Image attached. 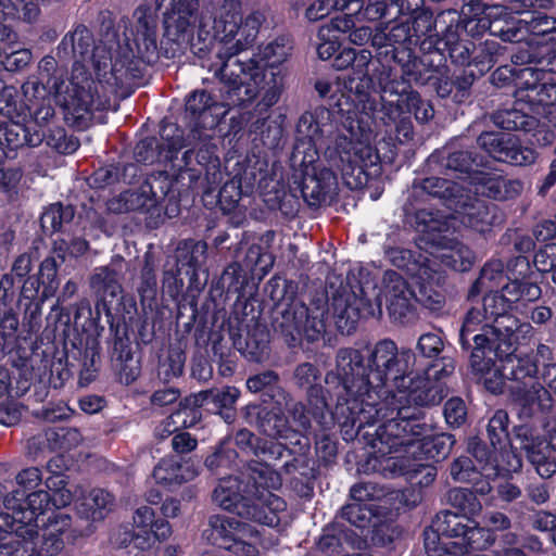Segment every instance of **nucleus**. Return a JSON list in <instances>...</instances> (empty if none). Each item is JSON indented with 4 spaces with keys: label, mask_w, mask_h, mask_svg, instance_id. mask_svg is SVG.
<instances>
[{
    "label": "nucleus",
    "mask_w": 556,
    "mask_h": 556,
    "mask_svg": "<svg viewBox=\"0 0 556 556\" xmlns=\"http://www.w3.org/2000/svg\"><path fill=\"white\" fill-rule=\"evenodd\" d=\"M166 8L163 51L173 59L188 49L201 56L218 41L222 47L213 58L205 59L207 71L203 83L222 85L223 102L204 90L193 91L186 100V112L197 127L212 128L225 115L223 108H244L260 97L256 109L267 111L280 98L282 79L253 59L239 54L256 40L265 15L260 10L243 14L241 0H210L199 10L200 0H159Z\"/></svg>",
    "instance_id": "nucleus-1"
},
{
    "label": "nucleus",
    "mask_w": 556,
    "mask_h": 556,
    "mask_svg": "<svg viewBox=\"0 0 556 556\" xmlns=\"http://www.w3.org/2000/svg\"><path fill=\"white\" fill-rule=\"evenodd\" d=\"M377 307L365 298H361L349 286L341 283L332 293L330 304L320 295L305 305L299 300L281 302L276 306L271 327L289 346H295L304 337L309 342L318 341L327 331L329 309L341 333L350 334L361 318L381 316V298Z\"/></svg>",
    "instance_id": "nucleus-2"
},
{
    "label": "nucleus",
    "mask_w": 556,
    "mask_h": 556,
    "mask_svg": "<svg viewBox=\"0 0 556 556\" xmlns=\"http://www.w3.org/2000/svg\"><path fill=\"white\" fill-rule=\"evenodd\" d=\"M262 465L244 469L239 476L219 478L212 501L222 509L260 525L276 527L279 514L287 508L286 501L270 491L278 479L262 469Z\"/></svg>",
    "instance_id": "nucleus-3"
},
{
    "label": "nucleus",
    "mask_w": 556,
    "mask_h": 556,
    "mask_svg": "<svg viewBox=\"0 0 556 556\" xmlns=\"http://www.w3.org/2000/svg\"><path fill=\"white\" fill-rule=\"evenodd\" d=\"M421 419H344L342 427H355L357 421L358 431L365 427H376L374 433L366 431L363 437L368 444L378 450L386 447L388 453L404 452L414 457L415 460L439 463L444 460L451 453L455 437L447 432H433V429Z\"/></svg>",
    "instance_id": "nucleus-4"
},
{
    "label": "nucleus",
    "mask_w": 556,
    "mask_h": 556,
    "mask_svg": "<svg viewBox=\"0 0 556 556\" xmlns=\"http://www.w3.org/2000/svg\"><path fill=\"white\" fill-rule=\"evenodd\" d=\"M484 527L475 519L445 514L434 522L435 538H455L456 541L432 549V556H467L473 551L491 549L493 553L502 547L500 540L510 531L511 520L502 511H490L483 517Z\"/></svg>",
    "instance_id": "nucleus-5"
},
{
    "label": "nucleus",
    "mask_w": 556,
    "mask_h": 556,
    "mask_svg": "<svg viewBox=\"0 0 556 556\" xmlns=\"http://www.w3.org/2000/svg\"><path fill=\"white\" fill-rule=\"evenodd\" d=\"M156 5L159 9H163L164 15L166 8L160 5L159 0H156ZM163 29L165 30L164 24ZM163 40L164 37L161 40V46H163ZM160 53L165 55L163 47H157L154 22L147 17H140L136 26L132 45H128L123 54H118L112 63L108 85L130 91L134 87L140 85L144 70L143 65L156 62Z\"/></svg>",
    "instance_id": "nucleus-6"
},
{
    "label": "nucleus",
    "mask_w": 556,
    "mask_h": 556,
    "mask_svg": "<svg viewBox=\"0 0 556 556\" xmlns=\"http://www.w3.org/2000/svg\"><path fill=\"white\" fill-rule=\"evenodd\" d=\"M368 367L364 366V357L358 350L341 349L336 356V370L326 376V383L341 387L348 397H338L336 412L338 417H359L367 415L372 417L370 410H367L361 397L367 395L371 399V384Z\"/></svg>",
    "instance_id": "nucleus-7"
},
{
    "label": "nucleus",
    "mask_w": 556,
    "mask_h": 556,
    "mask_svg": "<svg viewBox=\"0 0 556 556\" xmlns=\"http://www.w3.org/2000/svg\"><path fill=\"white\" fill-rule=\"evenodd\" d=\"M99 81L90 79L83 67H74L72 79L65 84L60 77H51L47 80V90L53 94L56 102L71 112L77 119H90L96 112L103 111L110 106V101L100 92L105 83L104 78Z\"/></svg>",
    "instance_id": "nucleus-8"
},
{
    "label": "nucleus",
    "mask_w": 556,
    "mask_h": 556,
    "mask_svg": "<svg viewBox=\"0 0 556 556\" xmlns=\"http://www.w3.org/2000/svg\"><path fill=\"white\" fill-rule=\"evenodd\" d=\"M65 480L62 476H50L45 485L48 490L39 489L30 493L25 490H12L4 497V511L0 514V525L17 522V527L26 535L36 533L37 518L43 515L50 506L56 507L54 495L65 489Z\"/></svg>",
    "instance_id": "nucleus-9"
},
{
    "label": "nucleus",
    "mask_w": 556,
    "mask_h": 556,
    "mask_svg": "<svg viewBox=\"0 0 556 556\" xmlns=\"http://www.w3.org/2000/svg\"><path fill=\"white\" fill-rule=\"evenodd\" d=\"M329 165L341 173L350 189L367 185V168L377 166L378 154L374 148L363 142L353 143L346 136L339 135L325 151Z\"/></svg>",
    "instance_id": "nucleus-10"
},
{
    "label": "nucleus",
    "mask_w": 556,
    "mask_h": 556,
    "mask_svg": "<svg viewBox=\"0 0 556 556\" xmlns=\"http://www.w3.org/2000/svg\"><path fill=\"white\" fill-rule=\"evenodd\" d=\"M416 228L426 236L427 241L438 247V258L443 265L456 271H466L475 263L473 252L445 232L450 229V222L439 213L420 210L415 215Z\"/></svg>",
    "instance_id": "nucleus-11"
},
{
    "label": "nucleus",
    "mask_w": 556,
    "mask_h": 556,
    "mask_svg": "<svg viewBox=\"0 0 556 556\" xmlns=\"http://www.w3.org/2000/svg\"><path fill=\"white\" fill-rule=\"evenodd\" d=\"M416 356L410 350L399 351L391 340L379 341L368 361L369 379L372 393L378 397L387 395L393 389L395 376H404L413 369Z\"/></svg>",
    "instance_id": "nucleus-12"
},
{
    "label": "nucleus",
    "mask_w": 556,
    "mask_h": 556,
    "mask_svg": "<svg viewBox=\"0 0 556 556\" xmlns=\"http://www.w3.org/2000/svg\"><path fill=\"white\" fill-rule=\"evenodd\" d=\"M519 326V320L507 312L495 318L493 324L482 326L481 334L475 337V346L470 354L471 367L477 371H483L489 366L484 358L491 352L500 358L513 353Z\"/></svg>",
    "instance_id": "nucleus-13"
},
{
    "label": "nucleus",
    "mask_w": 556,
    "mask_h": 556,
    "mask_svg": "<svg viewBox=\"0 0 556 556\" xmlns=\"http://www.w3.org/2000/svg\"><path fill=\"white\" fill-rule=\"evenodd\" d=\"M56 55L62 61H74V67H83V72H86V63H90L97 77L104 78L108 85L112 58L105 48L94 46L92 34L85 25H77L62 38Z\"/></svg>",
    "instance_id": "nucleus-14"
},
{
    "label": "nucleus",
    "mask_w": 556,
    "mask_h": 556,
    "mask_svg": "<svg viewBox=\"0 0 556 556\" xmlns=\"http://www.w3.org/2000/svg\"><path fill=\"white\" fill-rule=\"evenodd\" d=\"M378 450L381 455L368 458L366 465L368 469L381 473L384 478L404 477L413 491L418 490L421 496V490L430 486L437 478V467L432 464H425L415 460L409 455L393 456L384 451Z\"/></svg>",
    "instance_id": "nucleus-15"
},
{
    "label": "nucleus",
    "mask_w": 556,
    "mask_h": 556,
    "mask_svg": "<svg viewBox=\"0 0 556 556\" xmlns=\"http://www.w3.org/2000/svg\"><path fill=\"white\" fill-rule=\"evenodd\" d=\"M180 511V501L175 497H166L161 505L163 518H155V511L150 506H141L134 514V533L131 541L134 546L141 552L148 551L156 542L166 541L173 530L167 518L176 517Z\"/></svg>",
    "instance_id": "nucleus-16"
},
{
    "label": "nucleus",
    "mask_w": 556,
    "mask_h": 556,
    "mask_svg": "<svg viewBox=\"0 0 556 556\" xmlns=\"http://www.w3.org/2000/svg\"><path fill=\"white\" fill-rule=\"evenodd\" d=\"M173 186L174 181L166 173L152 174L139 188L126 190L110 199L108 210L115 214L148 212L165 199Z\"/></svg>",
    "instance_id": "nucleus-17"
},
{
    "label": "nucleus",
    "mask_w": 556,
    "mask_h": 556,
    "mask_svg": "<svg viewBox=\"0 0 556 556\" xmlns=\"http://www.w3.org/2000/svg\"><path fill=\"white\" fill-rule=\"evenodd\" d=\"M514 438L519 441L520 450L541 478L548 479L556 473V457L553 456V452H556V427L546 439L527 424L514 426Z\"/></svg>",
    "instance_id": "nucleus-18"
},
{
    "label": "nucleus",
    "mask_w": 556,
    "mask_h": 556,
    "mask_svg": "<svg viewBox=\"0 0 556 556\" xmlns=\"http://www.w3.org/2000/svg\"><path fill=\"white\" fill-rule=\"evenodd\" d=\"M440 387L437 382L425 375L413 376L410 369L404 376H395L393 379V389L390 390L392 397L399 402L396 407L397 415H402L405 406H429L440 402Z\"/></svg>",
    "instance_id": "nucleus-19"
},
{
    "label": "nucleus",
    "mask_w": 556,
    "mask_h": 556,
    "mask_svg": "<svg viewBox=\"0 0 556 556\" xmlns=\"http://www.w3.org/2000/svg\"><path fill=\"white\" fill-rule=\"evenodd\" d=\"M517 102L530 105H556V72L541 67H525L517 74Z\"/></svg>",
    "instance_id": "nucleus-20"
},
{
    "label": "nucleus",
    "mask_w": 556,
    "mask_h": 556,
    "mask_svg": "<svg viewBox=\"0 0 556 556\" xmlns=\"http://www.w3.org/2000/svg\"><path fill=\"white\" fill-rule=\"evenodd\" d=\"M447 502L448 504L457 510V513L451 510H441L433 518L431 525L424 530V546L427 556H432V549L439 547H445L444 545L447 543H453L456 541L455 538H444L438 535L434 529V522L442 515L451 514L457 517H465L467 519H475V516H478L482 510V504L480 500L475 495L470 489L467 488H452L447 492Z\"/></svg>",
    "instance_id": "nucleus-21"
},
{
    "label": "nucleus",
    "mask_w": 556,
    "mask_h": 556,
    "mask_svg": "<svg viewBox=\"0 0 556 556\" xmlns=\"http://www.w3.org/2000/svg\"><path fill=\"white\" fill-rule=\"evenodd\" d=\"M380 294L394 321L407 324L415 318V290L400 274L391 270L384 274Z\"/></svg>",
    "instance_id": "nucleus-22"
},
{
    "label": "nucleus",
    "mask_w": 556,
    "mask_h": 556,
    "mask_svg": "<svg viewBox=\"0 0 556 556\" xmlns=\"http://www.w3.org/2000/svg\"><path fill=\"white\" fill-rule=\"evenodd\" d=\"M260 454L261 460H251L245 469L254 468V465H262L264 466L262 469L275 475L278 483L270 488L271 492L281 486V473H293L299 464L305 462L304 453L294 455V451L281 441L266 440Z\"/></svg>",
    "instance_id": "nucleus-23"
},
{
    "label": "nucleus",
    "mask_w": 556,
    "mask_h": 556,
    "mask_svg": "<svg viewBox=\"0 0 556 556\" xmlns=\"http://www.w3.org/2000/svg\"><path fill=\"white\" fill-rule=\"evenodd\" d=\"M478 146L491 157L498 162L515 166H526L534 163V150L521 147L513 138L494 131H484L477 138Z\"/></svg>",
    "instance_id": "nucleus-24"
},
{
    "label": "nucleus",
    "mask_w": 556,
    "mask_h": 556,
    "mask_svg": "<svg viewBox=\"0 0 556 556\" xmlns=\"http://www.w3.org/2000/svg\"><path fill=\"white\" fill-rule=\"evenodd\" d=\"M503 376L508 380L506 386L513 399H522L535 389L538 365L529 355L517 356L513 353L504 356Z\"/></svg>",
    "instance_id": "nucleus-25"
},
{
    "label": "nucleus",
    "mask_w": 556,
    "mask_h": 556,
    "mask_svg": "<svg viewBox=\"0 0 556 556\" xmlns=\"http://www.w3.org/2000/svg\"><path fill=\"white\" fill-rule=\"evenodd\" d=\"M427 165L432 170L445 174H467L472 178L479 172L478 167L483 166V162L482 157H479L472 151L445 147L430 154Z\"/></svg>",
    "instance_id": "nucleus-26"
},
{
    "label": "nucleus",
    "mask_w": 556,
    "mask_h": 556,
    "mask_svg": "<svg viewBox=\"0 0 556 556\" xmlns=\"http://www.w3.org/2000/svg\"><path fill=\"white\" fill-rule=\"evenodd\" d=\"M330 112L325 108H317L314 112H305L302 114L296 124L298 144L293 151V157L296 160L300 154L304 153L301 151V147L307 146V150L311 152L307 156V163L314 162L315 149L314 142L319 139L324 132L326 121H329ZM302 163H306V155L301 160Z\"/></svg>",
    "instance_id": "nucleus-27"
},
{
    "label": "nucleus",
    "mask_w": 556,
    "mask_h": 556,
    "mask_svg": "<svg viewBox=\"0 0 556 556\" xmlns=\"http://www.w3.org/2000/svg\"><path fill=\"white\" fill-rule=\"evenodd\" d=\"M361 536L339 520L326 525L317 542V548L325 556H343L346 548H361Z\"/></svg>",
    "instance_id": "nucleus-28"
},
{
    "label": "nucleus",
    "mask_w": 556,
    "mask_h": 556,
    "mask_svg": "<svg viewBox=\"0 0 556 556\" xmlns=\"http://www.w3.org/2000/svg\"><path fill=\"white\" fill-rule=\"evenodd\" d=\"M152 476L157 484L173 491L182 483L193 480L198 471L190 462L173 455L162 458L155 465Z\"/></svg>",
    "instance_id": "nucleus-29"
},
{
    "label": "nucleus",
    "mask_w": 556,
    "mask_h": 556,
    "mask_svg": "<svg viewBox=\"0 0 556 556\" xmlns=\"http://www.w3.org/2000/svg\"><path fill=\"white\" fill-rule=\"evenodd\" d=\"M457 214L459 222L478 232H484L492 223V215L489 205L465 190L459 198V203L452 207Z\"/></svg>",
    "instance_id": "nucleus-30"
},
{
    "label": "nucleus",
    "mask_w": 556,
    "mask_h": 556,
    "mask_svg": "<svg viewBox=\"0 0 556 556\" xmlns=\"http://www.w3.org/2000/svg\"><path fill=\"white\" fill-rule=\"evenodd\" d=\"M429 271L426 278L414 279L417 288V291H415V302H418L431 312H439L446 302V296L441 286L443 275L437 269V265L429 267Z\"/></svg>",
    "instance_id": "nucleus-31"
},
{
    "label": "nucleus",
    "mask_w": 556,
    "mask_h": 556,
    "mask_svg": "<svg viewBox=\"0 0 556 556\" xmlns=\"http://www.w3.org/2000/svg\"><path fill=\"white\" fill-rule=\"evenodd\" d=\"M114 496L103 489H92L75 501V509L81 519L90 521L103 520L111 510Z\"/></svg>",
    "instance_id": "nucleus-32"
},
{
    "label": "nucleus",
    "mask_w": 556,
    "mask_h": 556,
    "mask_svg": "<svg viewBox=\"0 0 556 556\" xmlns=\"http://www.w3.org/2000/svg\"><path fill=\"white\" fill-rule=\"evenodd\" d=\"M337 177L332 169L323 168L318 173H306L301 187V193L308 205H318L326 201L334 190Z\"/></svg>",
    "instance_id": "nucleus-33"
},
{
    "label": "nucleus",
    "mask_w": 556,
    "mask_h": 556,
    "mask_svg": "<svg viewBox=\"0 0 556 556\" xmlns=\"http://www.w3.org/2000/svg\"><path fill=\"white\" fill-rule=\"evenodd\" d=\"M415 192H424L433 198H439L450 210L459 203V198L466 190L463 186L455 181H451L440 177H428L413 184Z\"/></svg>",
    "instance_id": "nucleus-34"
},
{
    "label": "nucleus",
    "mask_w": 556,
    "mask_h": 556,
    "mask_svg": "<svg viewBox=\"0 0 556 556\" xmlns=\"http://www.w3.org/2000/svg\"><path fill=\"white\" fill-rule=\"evenodd\" d=\"M90 287L109 309L115 302L119 301L122 286L117 271L109 267H100L90 278Z\"/></svg>",
    "instance_id": "nucleus-35"
},
{
    "label": "nucleus",
    "mask_w": 556,
    "mask_h": 556,
    "mask_svg": "<svg viewBox=\"0 0 556 556\" xmlns=\"http://www.w3.org/2000/svg\"><path fill=\"white\" fill-rule=\"evenodd\" d=\"M500 542H502V547L494 553L497 556H540L544 554L543 542L535 534L507 533Z\"/></svg>",
    "instance_id": "nucleus-36"
},
{
    "label": "nucleus",
    "mask_w": 556,
    "mask_h": 556,
    "mask_svg": "<svg viewBox=\"0 0 556 556\" xmlns=\"http://www.w3.org/2000/svg\"><path fill=\"white\" fill-rule=\"evenodd\" d=\"M113 363L121 382L129 384L140 372L139 362L134 357L132 344L128 338H116L113 346Z\"/></svg>",
    "instance_id": "nucleus-37"
},
{
    "label": "nucleus",
    "mask_w": 556,
    "mask_h": 556,
    "mask_svg": "<svg viewBox=\"0 0 556 556\" xmlns=\"http://www.w3.org/2000/svg\"><path fill=\"white\" fill-rule=\"evenodd\" d=\"M388 260L396 267L406 270L413 279L426 278L429 267L437 265L435 261L421 254L415 256L410 250L403 248H391L387 251Z\"/></svg>",
    "instance_id": "nucleus-38"
},
{
    "label": "nucleus",
    "mask_w": 556,
    "mask_h": 556,
    "mask_svg": "<svg viewBox=\"0 0 556 556\" xmlns=\"http://www.w3.org/2000/svg\"><path fill=\"white\" fill-rule=\"evenodd\" d=\"M49 531L45 534L38 554L40 556H59L64 549V532L71 527L72 518L62 513L54 514V520L49 517Z\"/></svg>",
    "instance_id": "nucleus-39"
},
{
    "label": "nucleus",
    "mask_w": 556,
    "mask_h": 556,
    "mask_svg": "<svg viewBox=\"0 0 556 556\" xmlns=\"http://www.w3.org/2000/svg\"><path fill=\"white\" fill-rule=\"evenodd\" d=\"M495 126L509 131L530 134L539 127V119L517 108L498 110L492 114Z\"/></svg>",
    "instance_id": "nucleus-40"
},
{
    "label": "nucleus",
    "mask_w": 556,
    "mask_h": 556,
    "mask_svg": "<svg viewBox=\"0 0 556 556\" xmlns=\"http://www.w3.org/2000/svg\"><path fill=\"white\" fill-rule=\"evenodd\" d=\"M505 280L504 264L500 260L486 263L480 271L479 277L469 290V299L477 296L479 293L497 292V289Z\"/></svg>",
    "instance_id": "nucleus-41"
},
{
    "label": "nucleus",
    "mask_w": 556,
    "mask_h": 556,
    "mask_svg": "<svg viewBox=\"0 0 556 556\" xmlns=\"http://www.w3.org/2000/svg\"><path fill=\"white\" fill-rule=\"evenodd\" d=\"M238 457L239 455L235 448L222 442L215 447L213 453L205 457L204 466L212 475L219 478L228 477L230 476L227 472L228 470L238 468Z\"/></svg>",
    "instance_id": "nucleus-42"
},
{
    "label": "nucleus",
    "mask_w": 556,
    "mask_h": 556,
    "mask_svg": "<svg viewBox=\"0 0 556 556\" xmlns=\"http://www.w3.org/2000/svg\"><path fill=\"white\" fill-rule=\"evenodd\" d=\"M520 407V416L532 417L547 415L553 412L554 401L546 389L541 384L522 399H513Z\"/></svg>",
    "instance_id": "nucleus-43"
},
{
    "label": "nucleus",
    "mask_w": 556,
    "mask_h": 556,
    "mask_svg": "<svg viewBox=\"0 0 556 556\" xmlns=\"http://www.w3.org/2000/svg\"><path fill=\"white\" fill-rule=\"evenodd\" d=\"M256 425L260 428L265 426H270L273 419H255ZM290 419H274V428L277 429L278 439L283 440L282 443H287V446L291 447L294 451V455L299 453H304L307 455V451L309 450V439L301 433L300 431L293 430L291 428H286V425L289 424Z\"/></svg>",
    "instance_id": "nucleus-44"
},
{
    "label": "nucleus",
    "mask_w": 556,
    "mask_h": 556,
    "mask_svg": "<svg viewBox=\"0 0 556 556\" xmlns=\"http://www.w3.org/2000/svg\"><path fill=\"white\" fill-rule=\"evenodd\" d=\"M290 480L292 490L302 498L311 500L314 496L315 480L319 471L315 468V462L305 455V462L300 463Z\"/></svg>",
    "instance_id": "nucleus-45"
},
{
    "label": "nucleus",
    "mask_w": 556,
    "mask_h": 556,
    "mask_svg": "<svg viewBox=\"0 0 556 556\" xmlns=\"http://www.w3.org/2000/svg\"><path fill=\"white\" fill-rule=\"evenodd\" d=\"M4 139L12 149L38 147L45 139V132L41 129L13 123L7 126Z\"/></svg>",
    "instance_id": "nucleus-46"
},
{
    "label": "nucleus",
    "mask_w": 556,
    "mask_h": 556,
    "mask_svg": "<svg viewBox=\"0 0 556 556\" xmlns=\"http://www.w3.org/2000/svg\"><path fill=\"white\" fill-rule=\"evenodd\" d=\"M520 22L526 24L527 31L531 35V43L536 46L548 45L556 33V20L543 14H529Z\"/></svg>",
    "instance_id": "nucleus-47"
},
{
    "label": "nucleus",
    "mask_w": 556,
    "mask_h": 556,
    "mask_svg": "<svg viewBox=\"0 0 556 556\" xmlns=\"http://www.w3.org/2000/svg\"><path fill=\"white\" fill-rule=\"evenodd\" d=\"M490 319L483 312V306H480L476 302L467 312L464 324L460 330V343L464 349H470L472 341L475 343V337L480 336L482 332V326L490 324Z\"/></svg>",
    "instance_id": "nucleus-48"
},
{
    "label": "nucleus",
    "mask_w": 556,
    "mask_h": 556,
    "mask_svg": "<svg viewBox=\"0 0 556 556\" xmlns=\"http://www.w3.org/2000/svg\"><path fill=\"white\" fill-rule=\"evenodd\" d=\"M377 514V507L368 503H349L334 516L336 520L346 521L358 529L366 528Z\"/></svg>",
    "instance_id": "nucleus-49"
},
{
    "label": "nucleus",
    "mask_w": 556,
    "mask_h": 556,
    "mask_svg": "<svg viewBox=\"0 0 556 556\" xmlns=\"http://www.w3.org/2000/svg\"><path fill=\"white\" fill-rule=\"evenodd\" d=\"M100 362L99 342L94 338L87 339L86 346L81 352V369L79 374V383L81 386H87L96 379Z\"/></svg>",
    "instance_id": "nucleus-50"
},
{
    "label": "nucleus",
    "mask_w": 556,
    "mask_h": 556,
    "mask_svg": "<svg viewBox=\"0 0 556 556\" xmlns=\"http://www.w3.org/2000/svg\"><path fill=\"white\" fill-rule=\"evenodd\" d=\"M75 215L72 205H63L61 203L51 204L41 215L40 223L45 231H58L64 224L73 220Z\"/></svg>",
    "instance_id": "nucleus-51"
},
{
    "label": "nucleus",
    "mask_w": 556,
    "mask_h": 556,
    "mask_svg": "<svg viewBox=\"0 0 556 556\" xmlns=\"http://www.w3.org/2000/svg\"><path fill=\"white\" fill-rule=\"evenodd\" d=\"M505 288V296L513 304H527L529 302H534L540 299L542 291L541 288L531 281H519L514 280L506 285Z\"/></svg>",
    "instance_id": "nucleus-52"
},
{
    "label": "nucleus",
    "mask_w": 556,
    "mask_h": 556,
    "mask_svg": "<svg viewBox=\"0 0 556 556\" xmlns=\"http://www.w3.org/2000/svg\"><path fill=\"white\" fill-rule=\"evenodd\" d=\"M49 446L52 450L70 451L80 444L83 435L76 428L56 427L46 432Z\"/></svg>",
    "instance_id": "nucleus-53"
},
{
    "label": "nucleus",
    "mask_w": 556,
    "mask_h": 556,
    "mask_svg": "<svg viewBox=\"0 0 556 556\" xmlns=\"http://www.w3.org/2000/svg\"><path fill=\"white\" fill-rule=\"evenodd\" d=\"M492 447L478 437L470 438L467 445V452L476 459L481 470L492 469L493 463L496 460V448L491 438Z\"/></svg>",
    "instance_id": "nucleus-54"
},
{
    "label": "nucleus",
    "mask_w": 556,
    "mask_h": 556,
    "mask_svg": "<svg viewBox=\"0 0 556 556\" xmlns=\"http://www.w3.org/2000/svg\"><path fill=\"white\" fill-rule=\"evenodd\" d=\"M207 244L204 241H186L178 247V260L193 269L200 267L206 258Z\"/></svg>",
    "instance_id": "nucleus-55"
},
{
    "label": "nucleus",
    "mask_w": 556,
    "mask_h": 556,
    "mask_svg": "<svg viewBox=\"0 0 556 556\" xmlns=\"http://www.w3.org/2000/svg\"><path fill=\"white\" fill-rule=\"evenodd\" d=\"M292 51V42L288 37H278L262 48V56L270 66L285 62Z\"/></svg>",
    "instance_id": "nucleus-56"
},
{
    "label": "nucleus",
    "mask_w": 556,
    "mask_h": 556,
    "mask_svg": "<svg viewBox=\"0 0 556 556\" xmlns=\"http://www.w3.org/2000/svg\"><path fill=\"white\" fill-rule=\"evenodd\" d=\"M521 467V456L511 446L510 448H501L500 451H496V460L492 466L496 476H510L513 472H518Z\"/></svg>",
    "instance_id": "nucleus-57"
},
{
    "label": "nucleus",
    "mask_w": 556,
    "mask_h": 556,
    "mask_svg": "<svg viewBox=\"0 0 556 556\" xmlns=\"http://www.w3.org/2000/svg\"><path fill=\"white\" fill-rule=\"evenodd\" d=\"M315 454L318 467H328L334 464L338 455V440L327 433L316 435Z\"/></svg>",
    "instance_id": "nucleus-58"
},
{
    "label": "nucleus",
    "mask_w": 556,
    "mask_h": 556,
    "mask_svg": "<svg viewBox=\"0 0 556 556\" xmlns=\"http://www.w3.org/2000/svg\"><path fill=\"white\" fill-rule=\"evenodd\" d=\"M480 306H483V312L486 314L490 320L505 314L510 307L511 303L505 296V288H502L501 293L489 292L485 293L482 301H477Z\"/></svg>",
    "instance_id": "nucleus-59"
},
{
    "label": "nucleus",
    "mask_w": 556,
    "mask_h": 556,
    "mask_svg": "<svg viewBox=\"0 0 556 556\" xmlns=\"http://www.w3.org/2000/svg\"><path fill=\"white\" fill-rule=\"evenodd\" d=\"M481 469L478 468L473 460L468 456H459L455 458L450 466V473L454 481L470 483L479 479Z\"/></svg>",
    "instance_id": "nucleus-60"
},
{
    "label": "nucleus",
    "mask_w": 556,
    "mask_h": 556,
    "mask_svg": "<svg viewBox=\"0 0 556 556\" xmlns=\"http://www.w3.org/2000/svg\"><path fill=\"white\" fill-rule=\"evenodd\" d=\"M404 97V100L409 109L415 115V118L419 123H428L434 116V110L432 104L420 98V96L416 91H407L404 94H401V98Z\"/></svg>",
    "instance_id": "nucleus-61"
},
{
    "label": "nucleus",
    "mask_w": 556,
    "mask_h": 556,
    "mask_svg": "<svg viewBox=\"0 0 556 556\" xmlns=\"http://www.w3.org/2000/svg\"><path fill=\"white\" fill-rule=\"evenodd\" d=\"M348 0H315L305 10V16L309 21H318L326 17L332 10H349Z\"/></svg>",
    "instance_id": "nucleus-62"
},
{
    "label": "nucleus",
    "mask_w": 556,
    "mask_h": 556,
    "mask_svg": "<svg viewBox=\"0 0 556 556\" xmlns=\"http://www.w3.org/2000/svg\"><path fill=\"white\" fill-rule=\"evenodd\" d=\"M350 3L349 10L350 13L344 15H338L333 17L329 24L323 26L319 30L320 35L324 36V33L327 30L330 31H338V33H346L351 31V29L354 27V20L352 15L354 13H357L363 8V3L359 0H348Z\"/></svg>",
    "instance_id": "nucleus-63"
},
{
    "label": "nucleus",
    "mask_w": 556,
    "mask_h": 556,
    "mask_svg": "<svg viewBox=\"0 0 556 556\" xmlns=\"http://www.w3.org/2000/svg\"><path fill=\"white\" fill-rule=\"evenodd\" d=\"M53 253L55 256L47 257L41 263V270L47 271L48 278H54L56 268L64 263L66 256H70V244L68 240L60 238L54 240Z\"/></svg>",
    "instance_id": "nucleus-64"
}]
</instances>
